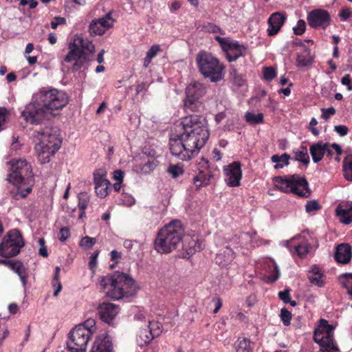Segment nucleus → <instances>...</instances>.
Instances as JSON below:
<instances>
[{
	"instance_id": "f257e3e1",
	"label": "nucleus",
	"mask_w": 352,
	"mask_h": 352,
	"mask_svg": "<svg viewBox=\"0 0 352 352\" xmlns=\"http://www.w3.org/2000/svg\"><path fill=\"white\" fill-rule=\"evenodd\" d=\"M206 120L197 115H190L175 124L169 140L173 155L184 161L191 159L206 144L209 138Z\"/></svg>"
},
{
	"instance_id": "f03ea898",
	"label": "nucleus",
	"mask_w": 352,
	"mask_h": 352,
	"mask_svg": "<svg viewBox=\"0 0 352 352\" xmlns=\"http://www.w3.org/2000/svg\"><path fill=\"white\" fill-rule=\"evenodd\" d=\"M34 102L28 104L21 112L24 120L32 124H38L45 118L47 112L60 110L68 102L67 94L55 88L43 87L34 96Z\"/></svg>"
},
{
	"instance_id": "7ed1b4c3",
	"label": "nucleus",
	"mask_w": 352,
	"mask_h": 352,
	"mask_svg": "<svg viewBox=\"0 0 352 352\" xmlns=\"http://www.w3.org/2000/svg\"><path fill=\"white\" fill-rule=\"evenodd\" d=\"M184 228L179 220H173L158 232L154 249L160 254H169L182 243Z\"/></svg>"
},
{
	"instance_id": "20e7f679",
	"label": "nucleus",
	"mask_w": 352,
	"mask_h": 352,
	"mask_svg": "<svg viewBox=\"0 0 352 352\" xmlns=\"http://www.w3.org/2000/svg\"><path fill=\"white\" fill-rule=\"evenodd\" d=\"M34 138L38 142L35 145L38 160L41 164L50 162V158L60 148L61 140L57 132L51 127L34 131Z\"/></svg>"
},
{
	"instance_id": "39448f33",
	"label": "nucleus",
	"mask_w": 352,
	"mask_h": 352,
	"mask_svg": "<svg viewBox=\"0 0 352 352\" xmlns=\"http://www.w3.org/2000/svg\"><path fill=\"white\" fill-rule=\"evenodd\" d=\"M196 63L200 73L211 82H216L223 78L225 66L211 53L200 51L196 56Z\"/></svg>"
},
{
	"instance_id": "423d86ee",
	"label": "nucleus",
	"mask_w": 352,
	"mask_h": 352,
	"mask_svg": "<svg viewBox=\"0 0 352 352\" xmlns=\"http://www.w3.org/2000/svg\"><path fill=\"white\" fill-rule=\"evenodd\" d=\"M274 182L276 187L284 192H292L301 197L311 195L308 182L298 175L275 177Z\"/></svg>"
},
{
	"instance_id": "0eeeda50",
	"label": "nucleus",
	"mask_w": 352,
	"mask_h": 352,
	"mask_svg": "<svg viewBox=\"0 0 352 352\" xmlns=\"http://www.w3.org/2000/svg\"><path fill=\"white\" fill-rule=\"evenodd\" d=\"M334 327L328 324L324 319H320L318 328L314 331V340L320 346L321 352H339L333 341Z\"/></svg>"
},
{
	"instance_id": "6e6552de",
	"label": "nucleus",
	"mask_w": 352,
	"mask_h": 352,
	"mask_svg": "<svg viewBox=\"0 0 352 352\" xmlns=\"http://www.w3.org/2000/svg\"><path fill=\"white\" fill-rule=\"evenodd\" d=\"M186 98L184 100L185 111L198 113L203 109L201 98L206 94V86L199 82H193L186 88Z\"/></svg>"
},
{
	"instance_id": "1a4fd4ad",
	"label": "nucleus",
	"mask_w": 352,
	"mask_h": 352,
	"mask_svg": "<svg viewBox=\"0 0 352 352\" xmlns=\"http://www.w3.org/2000/svg\"><path fill=\"white\" fill-rule=\"evenodd\" d=\"M11 173L8 181L14 185L34 184V175L31 165L26 160H13L10 162Z\"/></svg>"
},
{
	"instance_id": "9d476101",
	"label": "nucleus",
	"mask_w": 352,
	"mask_h": 352,
	"mask_svg": "<svg viewBox=\"0 0 352 352\" xmlns=\"http://www.w3.org/2000/svg\"><path fill=\"white\" fill-rule=\"evenodd\" d=\"M92 336L91 329L78 325L69 333L67 346L71 352H85L87 343Z\"/></svg>"
},
{
	"instance_id": "9b49d317",
	"label": "nucleus",
	"mask_w": 352,
	"mask_h": 352,
	"mask_svg": "<svg viewBox=\"0 0 352 352\" xmlns=\"http://www.w3.org/2000/svg\"><path fill=\"white\" fill-rule=\"evenodd\" d=\"M23 245L21 232L17 230H12L3 237L0 244V256L5 258L15 256Z\"/></svg>"
},
{
	"instance_id": "f8f14e48",
	"label": "nucleus",
	"mask_w": 352,
	"mask_h": 352,
	"mask_svg": "<svg viewBox=\"0 0 352 352\" xmlns=\"http://www.w3.org/2000/svg\"><path fill=\"white\" fill-rule=\"evenodd\" d=\"M214 39L219 43L228 62H234L240 57L245 56L248 48L244 45L229 37L216 36Z\"/></svg>"
},
{
	"instance_id": "ddd939ff",
	"label": "nucleus",
	"mask_w": 352,
	"mask_h": 352,
	"mask_svg": "<svg viewBox=\"0 0 352 352\" xmlns=\"http://www.w3.org/2000/svg\"><path fill=\"white\" fill-rule=\"evenodd\" d=\"M68 49L69 51L64 58V61L72 64V71L73 72H77L87 60L84 54L79 51V46L76 43H70Z\"/></svg>"
},
{
	"instance_id": "4468645a",
	"label": "nucleus",
	"mask_w": 352,
	"mask_h": 352,
	"mask_svg": "<svg viewBox=\"0 0 352 352\" xmlns=\"http://www.w3.org/2000/svg\"><path fill=\"white\" fill-rule=\"evenodd\" d=\"M309 25L313 28L325 30L331 24L329 13L322 9H316L308 13L307 17Z\"/></svg>"
},
{
	"instance_id": "2eb2a0df",
	"label": "nucleus",
	"mask_w": 352,
	"mask_h": 352,
	"mask_svg": "<svg viewBox=\"0 0 352 352\" xmlns=\"http://www.w3.org/2000/svg\"><path fill=\"white\" fill-rule=\"evenodd\" d=\"M113 11H109L104 16L93 20L89 25V32L91 36L102 35L113 27L116 20L111 16Z\"/></svg>"
},
{
	"instance_id": "dca6fc26",
	"label": "nucleus",
	"mask_w": 352,
	"mask_h": 352,
	"mask_svg": "<svg viewBox=\"0 0 352 352\" xmlns=\"http://www.w3.org/2000/svg\"><path fill=\"white\" fill-rule=\"evenodd\" d=\"M225 181L230 187H237L241 184L242 178L241 164L240 162H233L224 168Z\"/></svg>"
},
{
	"instance_id": "f3484780",
	"label": "nucleus",
	"mask_w": 352,
	"mask_h": 352,
	"mask_svg": "<svg viewBox=\"0 0 352 352\" xmlns=\"http://www.w3.org/2000/svg\"><path fill=\"white\" fill-rule=\"evenodd\" d=\"M286 245L292 254H296L300 258H305L311 248L307 240L301 236L295 237L286 241Z\"/></svg>"
},
{
	"instance_id": "a211bd4d",
	"label": "nucleus",
	"mask_w": 352,
	"mask_h": 352,
	"mask_svg": "<svg viewBox=\"0 0 352 352\" xmlns=\"http://www.w3.org/2000/svg\"><path fill=\"white\" fill-rule=\"evenodd\" d=\"M106 176L107 173L102 169H98L94 173L95 192L100 198H104L109 194L111 183Z\"/></svg>"
},
{
	"instance_id": "6ab92c4d",
	"label": "nucleus",
	"mask_w": 352,
	"mask_h": 352,
	"mask_svg": "<svg viewBox=\"0 0 352 352\" xmlns=\"http://www.w3.org/2000/svg\"><path fill=\"white\" fill-rule=\"evenodd\" d=\"M262 266L265 273L261 278L265 283L273 284L279 278L280 271L273 259L270 258H265Z\"/></svg>"
},
{
	"instance_id": "aec40b11",
	"label": "nucleus",
	"mask_w": 352,
	"mask_h": 352,
	"mask_svg": "<svg viewBox=\"0 0 352 352\" xmlns=\"http://www.w3.org/2000/svg\"><path fill=\"white\" fill-rule=\"evenodd\" d=\"M286 19L287 17L285 13L276 12L272 14L267 20V34L271 36L276 35Z\"/></svg>"
},
{
	"instance_id": "412c9836",
	"label": "nucleus",
	"mask_w": 352,
	"mask_h": 352,
	"mask_svg": "<svg viewBox=\"0 0 352 352\" xmlns=\"http://www.w3.org/2000/svg\"><path fill=\"white\" fill-rule=\"evenodd\" d=\"M107 296L112 300L129 298L137 294V287H107Z\"/></svg>"
},
{
	"instance_id": "4be33fe9",
	"label": "nucleus",
	"mask_w": 352,
	"mask_h": 352,
	"mask_svg": "<svg viewBox=\"0 0 352 352\" xmlns=\"http://www.w3.org/2000/svg\"><path fill=\"white\" fill-rule=\"evenodd\" d=\"M119 310V307L112 303L103 302L98 307V315L103 322L110 324Z\"/></svg>"
},
{
	"instance_id": "5701e85b",
	"label": "nucleus",
	"mask_w": 352,
	"mask_h": 352,
	"mask_svg": "<svg viewBox=\"0 0 352 352\" xmlns=\"http://www.w3.org/2000/svg\"><path fill=\"white\" fill-rule=\"evenodd\" d=\"M235 253L234 251L227 247L222 252L217 254L215 262L221 268L229 269L231 266L235 265V263H233Z\"/></svg>"
},
{
	"instance_id": "b1692460",
	"label": "nucleus",
	"mask_w": 352,
	"mask_h": 352,
	"mask_svg": "<svg viewBox=\"0 0 352 352\" xmlns=\"http://www.w3.org/2000/svg\"><path fill=\"white\" fill-rule=\"evenodd\" d=\"M352 257L351 247L348 243H341L336 247L334 258L342 264L349 263Z\"/></svg>"
},
{
	"instance_id": "393cba45",
	"label": "nucleus",
	"mask_w": 352,
	"mask_h": 352,
	"mask_svg": "<svg viewBox=\"0 0 352 352\" xmlns=\"http://www.w3.org/2000/svg\"><path fill=\"white\" fill-rule=\"evenodd\" d=\"M160 333V324L157 322L149 321L146 328L141 331L140 337L145 344H148L155 337L159 336Z\"/></svg>"
},
{
	"instance_id": "a878e982",
	"label": "nucleus",
	"mask_w": 352,
	"mask_h": 352,
	"mask_svg": "<svg viewBox=\"0 0 352 352\" xmlns=\"http://www.w3.org/2000/svg\"><path fill=\"white\" fill-rule=\"evenodd\" d=\"M112 348L110 336H101L95 340L90 352H111Z\"/></svg>"
},
{
	"instance_id": "bb28decb",
	"label": "nucleus",
	"mask_w": 352,
	"mask_h": 352,
	"mask_svg": "<svg viewBox=\"0 0 352 352\" xmlns=\"http://www.w3.org/2000/svg\"><path fill=\"white\" fill-rule=\"evenodd\" d=\"M307 278L309 282L317 286H322L327 284L326 276L317 266H314L307 273Z\"/></svg>"
},
{
	"instance_id": "cd10ccee",
	"label": "nucleus",
	"mask_w": 352,
	"mask_h": 352,
	"mask_svg": "<svg viewBox=\"0 0 352 352\" xmlns=\"http://www.w3.org/2000/svg\"><path fill=\"white\" fill-rule=\"evenodd\" d=\"M327 151V143L322 141L312 144L309 148V152L314 162L318 163L320 162Z\"/></svg>"
},
{
	"instance_id": "c85d7f7f",
	"label": "nucleus",
	"mask_w": 352,
	"mask_h": 352,
	"mask_svg": "<svg viewBox=\"0 0 352 352\" xmlns=\"http://www.w3.org/2000/svg\"><path fill=\"white\" fill-rule=\"evenodd\" d=\"M336 211L342 223L346 225L352 223V203L339 205Z\"/></svg>"
},
{
	"instance_id": "c756f323",
	"label": "nucleus",
	"mask_w": 352,
	"mask_h": 352,
	"mask_svg": "<svg viewBox=\"0 0 352 352\" xmlns=\"http://www.w3.org/2000/svg\"><path fill=\"white\" fill-rule=\"evenodd\" d=\"M314 62V58L311 55V50L304 46L300 53L297 54L296 66L298 67H305L311 65Z\"/></svg>"
},
{
	"instance_id": "7c9ffc66",
	"label": "nucleus",
	"mask_w": 352,
	"mask_h": 352,
	"mask_svg": "<svg viewBox=\"0 0 352 352\" xmlns=\"http://www.w3.org/2000/svg\"><path fill=\"white\" fill-rule=\"evenodd\" d=\"M6 266L12 270L19 275L23 285L27 284V277L25 276V267L21 262L16 260H8Z\"/></svg>"
},
{
	"instance_id": "2f4dec72",
	"label": "nucleus",
	"mask_w": 352,
	"mask_h": 352,
	"mask_svg": "<svg viewBox=\"0 0 352 352\" xmlns=\"http://www.w3.org/2000/svg\"><path fill=\"white\" fill-rule=\"evenodd\" d=\"M79 51L84 54L86 60L89 61L90 60V56L92 55L95 52V46L87 39L80 38L78 40Z\"/></svg>"
},
{
	"instance_id": "473e14b6",
	"label": "nucleus",
	"mask_w": 352,
	"mask_h": 352,
	"mask_svg": "<svg viewBox=\"0 0 352 352\" xmlns=\"http://www.w3.org/2000/svg\"><path fill=\"white\" fill-rule=\"evenodd\" d=\"M115 285H123L124 286H133L135 280L129 274L116 271L114 272Z\"/></svg>"
},
{
	"instance_id": "72a5a7b5",
	"label": "nucleus",
	"mask_w": 352,
	"mask_h": 352,
	"mask_svg": "<svg viewBox=\"0 0 352 352\" xmlns=\"http://www.w3.org/2000/svg\"><path fill=\"white\" fill-rule=\"evenodd\" d=\"M290 160V155L286 153L281 155H274L271 157V160L273 163H276L274 165L275 169L282 168L284 166L289 165Z\"/></svg>"
},
{
	"instance_id": "f704fd0d",
	"label": "nucleus",
	"mask_w": 352,
	"mask_h": 352,
	"mask_svg": "<svg viewBox=\"0 0 352 352\" xmlns=\"http://www.w3.org/2000/svg\"><path fill=\"white\" fill-rule=\"evenodd\" d=\"M89 203V197L86 192H80L78 195V207L80 210L79 219H82L85 216V210Z\"/></svg>"
},
{
	"instance_id": "c9c22d12",
	"label": "nucleus",
	"mask_w": 352,
	"mask_h": 352,
	"mask_svg": "<svg viewBox=\"0 0 352 352\" xmlns=\"http://www.w3.org/2000/svg\"><path fill=\"white\" fill-rule=\"evenodd\" d=\"M211 177L209 173H204V170H200L199 173L193 178V183L197 188H199L202 186L208 185Z\"/></svg>"
},
{
	"instance_id": "e433bc0d",
	"label": "nucleus",
	"mask_w": 352,
	"mask_h": 352,
	"mask_svg": "<svg viewBox=\"0 0 352 352\" xmlns=\"http://www.w3.org/2000/svg\"><path fill=\"white\" fill-rule=\"evenodd\" d=\"M294 153L295 160L302 162L305 166L309 164L310 160L306 146H301L300 149L294 151Z\"/></svg>"
},
{
	"instance_id": "4c0bfd02",
	"label": "nucleus",
	"mask_w": 352,
	"mask_h": 352,
	"mask_svg": "<svg viewBox=\"0 0 352 352\" xmlns=\"http://www.w3.org/2000/svg\"><path fill=\"white\" fill-rule=\"evenodd\" d=\"M34 184H22L21 185H16L17 190L14 195L16 199L25 198L32 190Z\"/></svg>"
},
{
	"instance_id": "58836bf2",
	"label": "nucleus",
	"mask_w": 352,
	"mask_h": 352,
	"mask_svg": "<svg viewBox=\"0 0 352 352\" xmlns=\"http://www.w3.org/2000/svg\"><path fill=\"white\" fill-rule=\"evenodd\" d=\"M342 166L344 178L352 182V153L347 155L343 160Z\"/></svg>"
},
{
	"instance_id": "ea45409f",
	"label": "nucleus",
	"mask_w": 352,
	"mask_h": 352,
	"mask_svg": "<svg viewBox=\"0 0 352 352\" xmlns=\"http://www.w3.org/2000/svg\"><path fill=\"white\" fill-rule=\"evenodd\" d=\"M161 51V47L159 45H153L151 47L148 51L146 52V57L144 59L143 66L146 68L151 63L153 58H154Z\"/></svg>"
},
{
	"instance_id": "a19ab883",
	"label": "nucleus",
	"mask_w": 352,
	"mask_h": 352,
	"mask_svg": "<svg viewBox=\"0 0 352 352\" xmlns=\"http://www.w3.org/2000/svg\"><path fill=\"white\" fill-rule=\"evenodd\" d=\"M245 118V121L250 124H258L263 122V115L261 113L254 114L251 112H247Z\"/></svg>"
},
{
	"instance_id": "79ce46f5",
	"label": "nucleus",
	"mask_w": 352,
	"mask_h": 352,
	"mask_svg": "<svg viewBox=\"0 0 352 352\" xmlns=\"http://www.w3.org/2000/svg\"><path fill=\"white\" fill-rule=\"evenodd\" d=\"M233 83L237 87H241L245 84V80L241 74H239L236 69H231L230 72Z\"/></svg>"
},
{
	"instance_id": "37998d69",
	"label": "nucleus",
	"mask_w": 352,
	"mask_h": 352,
	"mask_svg": "<svg viewBox=\"0 0 352 352\" xmlns=\"http://www.w3.org/2000/svg\"><path fill=\"white\" fill-rule=\"evenodd\" d=\"M236 346V352H250L252 348L250 346V341L247 338H243L238 341Z\"/></svg>"
},
{
	"instance_id": "c03bdc74",
	"label": "nucleus",
	"mask_w": 352,
	"mask_h": 352,
	"mask_svg": "<svg viewBox=\"0 0 352 352\" xmlns=\"http://www.w3.org/2000/svg\"><path fill=\"white\" fill-rule=\"evenodd\" d=\"M168 173L172 175L173 178H177L182 175L184 171L182 166L179 164H170L168 168Z\"/></svg>"
},
{
	"instance_id": "a18cd8bd",
	"label": "nucleus",
	"mask_w": 352,
	"mask_h": 352,
	"mask_svg": "<svg viewBox=\"0 0 352 352\" xmlns=\"http://www.w3.org/2000/svg\"><path fill=\"white\" fill-rule=\"evenodd\" d=\"M96 238L86 236L80 240V246L85 249H90L96 244Z\"/></svg>"
},
{
	"instance_id": "49530a36",
	"label": "nucleus",
	"mask_w": 352,
	"mask_h": 352,
	"mask_svg": "<svg viewBox=\"0 0 352 352\" xmlns=\"http://www.w3.org/2000/svg\"><path fill=\"white\" fill-rule=\"evenodd\" d=\"M280 316L284 325L288 326L290 324L292 314L286 308L284 307L281 309Z\"/></svg>"
},
{
	"instance_id": "de8ad7c7",
	"label": "nucleus",
	"mask_w": 352,
	"mask_h": 352,
	"mask_svg": "<svg viewBox=\"0 0 352 352\" xmlns=\"http://www.w3.org/2000/svg\"><path fill=\"white\" fill-rule=\"evenodd\" d=\"M100 286H116L114 280V273L102 276L100 280Z\"/></svg>"
},
{
	"instance_id": "09e8293b",
	"label": "nucleus",
	"mask_w": 352,
	"mask_h": 352,
	"mask_svg": "<svg viewBox=\"0 0 352 352\" xmlns=\"http://www.w3.org/2000/svg\"><path fill=\"white\" fill-rule=\"evenodd\" d=\"M276 76V72L272 67H265L263 68V77L267 81H271Z\"/></svg>"
},
{
	"instance_id": "8fccbe9b",
	"label": "nucleus",
	"mask_w": 352,
	"mask_h": 352,
	"mask_svg": "<svg viewBox=\"0 0 352 352\" xmlns=\"http://www.w3.org/2000/svg\"><path fill=\"white\" fill-rule=\"evenodd\" d=\"M157 164V161L155 159H148V160L144 164L142 170L144 173H150L152 171Z\"/></svg>"
},
{
	"instance_id": "3c124183",
	"label": "nucleus",
	"mask_w": 352,
	"mask_h": 352,
	"mask_svg": "<svg viewBox=\"0 0 352 352\" xmlns=\"http://www.w3.org/2000/svg\"><path fill=\"white\" fill-rule=\"evenodd\" d=\"M321 209V206L318 204L316 200H311L307 201L305 206V210L307 212L310 213L311 212L318 211Z\"/></svg>"
},
{
	"instance_id": "603ef678",
	"label": "nucleus",
	"mask_w": 352,
	"mask_h": 352,
	"mask_svg": "<svg viewBox=\"0 0 352 352\" xmlns=\"http://www.w3.org/2000/svg\"><path fill=\"white\" fill-rule=\"evenodd\" d=\"M342 286H352V273H346L339 276Z\"/></svg>"
},
{
	"instance_id": "864d4df0",
	"label": "nucleus",
	"mask_w": 352,
	"mask_h": 352,
	"mask_svg": "<svg viewBox=\"0 0 352 352\" xmlns=\"http://www.w3.org/2000/svg\"><path fill=\"white\" fill-rule=\"evenodd\" d=\"M9 111L6 107H0V131L4 129Z\"/></svg>"
},
{
	"instance_id": "5fc2aeb1",
	"label": "nucleus",
	"mask_w": 352,
	"mask_h": 352,
	"mask_svg": "<svg viewBox=\"0 0 352 352\" xmlns=\"http://www.w3.org/2000/svg\"><path fill=\"white\" fill-rule=\"evenodd\" d=\"M189 243L190 246L188 248L184 245L183 246V248L186 250L187 254L192 255L196 252L200 251L201 248L199 245H197V242L195 240L191 239Z\"/></svg>"
},
{
	"instance_id": "6e6d98bb",
	"label": "nucleus",
	"mask_w": 352,
	"mask_h": 352,
	"mask_svg": "<svg viewBox=\"0 0 352 352\" xmlns=\"http://www.w3.org/2000/svg\"><path fill=\"white\" fill-rule=\"evenodd\" d=\"M294 33L296 35H302L306 30V23L304 20L300 19L297 22V25L294 28Z\"/></svg>"
},
{
	"instance_id": "4d7b16f0",
	"label": "nucleus",
	"mask_w": 352,
	"mask_h": 352,
	"mask_svg": "<svg viewBox=\"0 0 352 352\" xmlns=\"http://www.w3.org/2000/svg\"><path fill=\"white\" fill-rule=\"evenodd\" d=\"M70 236V230L67 227L62 228L58 234V239L64 242Z\"/></svg>"
},
{
	"instance_id": "13d9d810",
	"label": "nucleus",
	"mask_w": 352,
	"mask_h": 352,
	"mask_svg": "<svg viewBox=\"0 0 352 352\" xmlns=\"http://www.w3.org/2000/svg\"><path fill=\"white\" fill-rule=\"evenodd\" d=\"M60 267H56L55 273L52 280V286H62L60 280Z\"/></svg>"
},
{
	"instance_id": "bf43d9fd",
	"label": "nucleus",
	"mask_w": 352,
	"mask_h": 352,
	"mask_svg": "<svg viewBox=\"0 0 352 352\" xmlns=\"http://www.w3.org/2000/svg\"><path fill=\"white\" fill-rule=\"evenodd\" d=\"M338 15L342 21H346L351 15V9L349 8H343L340 11Z\"/></svg>"
},
{
	"instance_id": "052dcab7",
	"label": "nucleus",
	"mask_w": 352,
	"mask_h": 352,
	"mask_svg": "<svg viewBox=\"0 0 352 352\" xmlns=\"http://www.w3.org/2000/svg\"><path fill=\"white\" fill-rule=\"evenodd\" d=\"M336 113V109L331 107L327 109H322V118L325 120H327L331 116H333Z\"/></svg>"
},
{
	"instance_id": "680f3d73",
	"label": "nucleus",
	"mask_w": 352,
	"mask_h": 352,
	"mask_svg": "<svg viewBox=\"0 0 352 352\" xmlns=\"http://www.w3.org/2000/svg\"><path fill=\"white\" fill-rule=\"evenodd\" d=\"M99 254L98 251H96L94 253L91 254L90 256V260L89 262V267L90 270L94 271L97 265V258Z\"/></svg>"
},
{
	"instance_id": "e2e57ef3",
	"label": "nucleus",
	"mask_w": 352,
	"mask_h": 352,
	"mask_svg": "<svg viewBox=\"0 0 352 352\" xmlns=\"http://www.w3.org/2000/svg\"><path fill=\"white\" fill-rule=\"evenodd\" d=\"M341 83L344 85L347 86L349 91L352 90V82L351 76L349 74H345L341 79Z\"/></svg>"
},
{
	"instance_id": "0e129e2a",
	"label": "nucleus",
	"mask_w": 352,
	"mask_h": 352,
	"mask_svg": "<svg viewBox=\"0 0 352 352\" xmlns=\"http://www.w3.org/2000/svg\"><path fill=\"white\" fill-rule=\"evenodd\" d=\"M334 131L340 136H344L348 133L349 129L344 125H337L334 127Z\"/></svg>"
},
{
	"instance_id": "69168bd1",
	"label": "nucleus",
	"mask_w": 352,
	"mask_h": 352,
	"mask_svg": "<svg viewBox=\"0 0 352 352\" xmlns=\"http://www.w3.org/2000/svg\"><path fill=\"white\" fill-rule=\"evenodd\" d=\"M66 19L63 17L57 16L54 18V20L51 22V27L53 29H56L58 25L65 24Z\"/></svg>"
},
{
	"instance_id": "338daca9",
	"label": "nucleus",
	"mask_w": 352,
	"mask_h": 352,
	"mask_svg": "<svg viewBox=\"0 0 352 352\" xmlns=\"http://www.w3.org/2000/svg\"><path fill=\"white\" fill-rule=\"evenodd\" d=\"M289 289H285L283 292H280L278 293V296L285 303H288L289 302Z\"/></svg>"
},
{
	"instance_id": "774afa93",
	"label": "nucleus",
	"mask_w": 352,
	"mask_h": 352,
	"mask_svg": "<svg viewBox=\"0 0 352 352\" xmlns=\"http://www.w3.org/2000/svg\"><path fill=\"white\" fill-rule=\"evenodd\" d=\"M212 302L215 307L214 309L213 310V313L217 314L222 306L221 299L219 298H214L212 300Z\"/></svg>"
}]
</instances>
